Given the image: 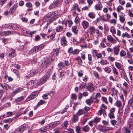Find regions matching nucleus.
I'll use <instances>...</instances> for the list:
<instances>
[{"instance_id": "1", "label": "nucleus", "mask_w": 133, "mask_h": 133, "mask_svg": "<svg viewBox=\"0 0 133 133\" xmlns=\"http://www.w3.org/2000/svg\"><path fill=\"white\" fill-rule=\"evenodd\" d=\"M50 75L49 74L45 75L44 76L41 78L37 82L38 85H41L45 83L49 78Z\"/></svg>"}, {"instance_id": "50", "label": "nucleus", "mask_w": 133, "mask_h": 133, "mask_svg": "<svg viewBox=\"0 0 133 133\" xmlns=\"http://www.w3.org/2000/svg\"><path fill=\"white\" fill-rule=\"evenodd\" d=\"M26 6L28 8H31L32 6V4L30 2H28L25 4Z\"/></svg>"}, {"instance_id": "47", "label": "nucleus", "mask_w": 133, "mask_h": 133, "mask_svg": "<svg viewBox=\"0 0 133 133\" xmlns=\"http://www.w3.org/2000/svg\"><path fill=\"white\" fill-rule=\"evenodd\" d=\"M115 65L116 67L118 69H120L121 67V64L118 62H115Z\"/></svg>"}, {"instance_id": "28", "label": "nucleus", "mask_w": 133, "mask_h": 133, "mask_svg": "<svg viewBox=\"0 0 133 133\" xmlns=\"http://www.w3.org/2000/svg\"><path fill=\"white\" fill-rule=\"evenodd\" d=\"M122 36L123 37H127L128 38L131 37L130 35L127 32L123 33L122 35Z\"/></svg>"}, {"instance_id": "49", "label": "nucleus", "mask_w": 133, "mask_h": 133, "mask_svg": "<svg viewBox=\"0 0 133 133\" xmlns=\"http://www.w3.org/2000/svg\"><path fill=\"white\" fill-rule=\"evenodd\" d=\"M24 97L23 96L18 97L17 99V101L18 102H20L22 101L24 99Z\"/></svg>"}, {"instance_id": "25", "label": "nucleus", "mask_w": 133, "mask_h": 133, "mask_svg": "<svg viewBox=\"0 0 133 133\" xmlns=\"http://www.w3.org/2000/svg\"><path fill=\"white\" fill-rule=\"evenodd\" d=\"M128 125L129 127L133 126V119H130L129 120Z\"/></svg>"}, {"instance_id": "45", "label": "nucleus", "mask_w": 133, "mask_h": 133, "mask_svg": "<svg viewBox=\"0 0 133 133\" xmlns=\"http://www.w3.org/2000/svg\"><path fill=\"white\" fill-rule=\"evenodd\" d=\"M109 22L110 23L115 24L116 23V21L114 19H111L109 20Z\"/></svg>"}, {"instance_id": "11", "label": "nucleus", "mask_w": 133, "mask_h": 133, "mask_svg": "<svg viewBox=\"0 0 133 133\" xmlns=\"http://www.w3.org/2000/svg\"><path fill=\"white\" fill-rule=\"evenodd\" d=\"M10 51L11 52L9 53V55L10 58H12L16 55V51L15 50H11Z\"/></svg>"}, {"instance_id": "9", "label": "nucleus", "mask_w": 133, "mask_h": 133, "mask_svg": "<svg viewBox=\"0 0 133 133\" xmlns=\"http://www.w3.org/2000/svg\"><path fill=\"white\" fill-rule=\"evenodd\" d=\"M43 47L41 45H39L37 46L34 47L32 49L35 53H36L38 51H39L42 50Z\"/></svg>"}, {"instance_id": "17", "label": "nucleus", "mask_w": 133, "mask_h": 133, "mask_svg": "<svg viewBox=\"0 0 133 133\" xmlns=\"http://www.w3.org/2000/svg\"><path fill=\"white\" fill-rule=\"evenodd\" d=\"M72 31L75 35H77L78 32V30L77 29V27L76 26H72Z\"/></svg>"}, {"instance_id": "16", "label": "nucleus", "mask_w": 133, "mask_h": 133, "mask_svg": "<svg viewBox=\"0 0 133 133\" xmlns=\"http://www.w3.org/2000/svg\"><path fill=\"white\" fill-rule=\"evenodd\" d=\"M115 106L118 108H119L122 107V102L121 101H117L114 104Z\"/></svg>"}, {"instance_id": "21", "label": "nucleus", "mask_w": 133, "mask_h": 133, "mask_svg": "<svg viewBox=\"0 0 133 133\" xmlns=\"http://www.w3.org/2000/svg\"><path fill=\"white\" fill-rule=\"evenodd\" d=\"M37 70H36L34 69H32L30 71V74L31 76H33L34 75L37 74Z\"/></svg>"}, {"instance_id": "3", "label": "nucleus", "mask_w": 133, "mask_h": 133, "mask_svg": "<svg viewBox=\"0 0 133 133\" xmlns=\"http://www.w3.org/2000/svg\"><path fill=\"white\" fill-rule=\"evenodd\" d=\"M38 94V93L37 91L33 92L25 100L26 101H29L32 99H33Z\"/></svg>"}, {"instance_id": "55", "label": "nucleus", "mask_w": 133, "mask_h": 133, "mask_svg": "<svg viewBox=\"0 0 133 133\" xmlns=\"http://www.w3.org/2000/svg\"><path fill=\"white\" fill-rule=\"evenodd\" d=\"M102 101L105 103L107 104H108V102H107V98L104 97H102Z\"/></svg>"}, {"instance_id": "7", "label": "nucleus", "mask_w": 133, "mask_h": 133, "mask_svg": "<svg viewBox=\"0 0 133 133\" xmlns=\"http://www.w3.org/2000/svg\"><path fill=\"white\" fill-rule=\"evenodd\" d=\"M87 89L90 92L94 90V88L93 84L91 83H89L87 87Z\"/></svg>"}, {"instance_id": "33", "label": "nucleus", "mask_w": 133, "mask_h": 133, "mask_svg": "<svg viewBox=\"0 0 133 133\" xmlns=\"http://www.w3.org/2000/svg\"><path fill=\"white\" fill-rule=\"evenodd\" d=\"M113 129V128H112L109 127L108 128L106 129H102L101 130V131L105 132H106L107 131L109 130H112Z\"/></svg>"}, {"instance_id": "59", "label": "nucleus", "mask_w": 133, "mask_h": 133, "mask_svg": "<svg viewBox=\"0 0 133 133\" xmlns=\"http://www.w3.org/2000/svg\"><path fill=\"white\" fill-rule=\"evenodd\" d=\"M87 2L88 4V6L90 7L91 5L93 3V2L92 0H87Z\"/></svg>"}, {"instance_id": "18", "label": "nucleus", "mask_w": 133, "mask_h": 133, "mask_svg": "<svg viewBox=\"0 0 133 133\" xmlns=\"http://www.w3.org/2000/svg\"><path fill=\"white\" fill-rule=\"evenodd\" d=\"M82 24L83 28L84 29H86L88 27L89 23L88 22L85 21H84L82 22Z\"/></svg>"}, {"instance_id": "6", "label": "nucleus", "mask_w": 133, "mask_h": 133, "mask_svg": "<svg viewBox=\"0 0 133 133\" xmlns=\"http://www.w3.org/2000/svg\"><path fill=\"white\" fill-rule=\"evenodd\" d=\"M23 90V89L22 88H17L12 91L11 93V94L12 96H14L16 94Z\"/></svg>"}, {"instance_id": "37", "label": "nucleus", "mask_w": 133, "mask_h": 133, "mask_svg": "<svg viewBox=\"0 0 133 133\" xmlns=\"http://www.w3.org/2000/svg\"><path fill=\"white\" fill-rule=\"evenodd\" d=\"M4 26L5 28L11 29V24L10 23L5 24L4 25Z\"/></svg>"}, {"instance_id": "19", "label": "nucleus", "mask_w": 133, "mask_h": 133, "mask_svg": "<svg viewBox=\"0 0 133 133\" xmlns=\"http://www.w3.org/2000/svg\"><path fill=\"white\" fill-rule=\"evenodd\" d=\"M24 130L23 128L21 126L17 128L16 130V132L17 133H19L20 132H22L24 131Z\"/></svg>"}, {"instance_id": "26", "label": "nucleus", "mask_w": 133, "mask_h": 133, "mask_svg": "<svg viewBox=\"0 0 133 133\" xmlns=\"http://www.w3.org/2000/svg\"><path fill=\"white\" fill-rule=\"evenodd\" d=\"M79 51L78 49H76L73 50L71 54L74 55H77L79 52Z\"/></svg>"}, {"instance_id": "32", "label": "nucleus", "mask_w": 133, "mask_h": 133, "mask_svg": "<svg viewBox=\"0 0 133 133\" xmlns=\"http://www.w3.org/2000/svg\"><path fill=\"white\" fill-rule=\"evenodd\" d=\"M105 71L108 73H110L111 70V69L109 67H105L104 69Z\"/></svg>"}, {"instance_id": "39", "label": "nucleus", "mask_w": 133, "mask_h": 133, "mask_svg": "<svg viewBox=\"0 0 133 133\" xmlns=\"http://www.w3.org/2000/svg\"><path fill=\"white\" fill-rule=\"evenodd\" d=\"M126 55V53L125 51L124 50H122L120 52V55L121 57H123L125 56Z\"/></svg>"}, {"instance_id": "64", "label": "nucleus", "mask_w": 133, "mask_h": 133, "mask_svg": "<svg viewBox=\"0 0 133 133\" xmlns=\"http://www.w3.org/2000/svg\"><path fill=\"white\" fill-rule=\"evenodd\" d=\"M133 103V98L130 99L128 101V104L130 105H132Z\"/></svg>"}, {"instance_id": "58", "label": "nucleus", "mask_w": 133, "mask_h": 133, "mask_svg": "<svg viewBox=\"0 0 133 133\" xmlns=\"http://www.w3.org/2000/svg\"><path fill=\"white\" fill-rule=\"evenodd\" d=\"M123 7L121 6H118L117 9V11L118 12H120L121 10H123Z\"/></svg>"}, {"instance_id": "15", "label": "nucleus", "mask_w": 133, "mask_h": 133, "mask_svg": "<svg viewBox=\"0 0 133 133\" xmlns=\"http://www.w3.org/2000/svg\"><path fill=\"white\" fill-rule=\"evenodd\" d=\"M45 103L46 102L42 100H41L40 101L38 102L37 105L35 107V109H37V108L40 106L41 105Z\"/></svg>"}, {"instance_id": "48", "label": "nucleus", "mask_w": 133, "mask_h": 133, "mask_svg": "<svg viewBox=\"0 0 133 133\" xmlns=\"http://www.w3.org/2000/svg\"><path fill=\"white\" fill-rule=\"evenodd\" d=\"M58 66L60 68L59 69H61L62 68L64 67V65H63V64L62 63H59L58 65Z\"/></svg>"}, {"instance_id": "12", "label": "nucleus", "mask_w": 133, "mask_h": 133, "mask_svg": "<svg viewBox=\"0 0 133 133\" xmlns=\"http://www.w3.org/2000/svg\"><path fill=\"white\" fill-rule=\"evenodd\" d=\"M88 30L91 35H92L95 32L96 30L94 26H91L88 29Z\"/></svg>"}, {"instance_id": "57", "label": "nucleus", "mask_w": 133, "mask_h": 133, "mask_svg": "<svg viewBox=\"0 0 133 133\" xmlns=\"http://www.w3.org/2000/svg\"><path fill=\"white\" fill-rule=\"evenodd\" d=\"M7 0H0V5L2 6L6 2Z\"/></svg>"}, {"instance_id": "23", "label": "nucleus", "mask_w": 133, "mask_h": 133, "mask_svg": "<svg viewBox=\"0 0 133 133\" xmlns=\"http://www.w3.org/2000/svg\"><path fill=\"white\" fill-rule=\"evenodd\" d=\"M63 29V26L59 25L57 27L56 29V31L57 32H59L61 31Z\"/></svg>"}, {"instance_id": "22", "label": "nucleus", "mask_w": 133, "mask_h": 133, "mask_svg": "<svg viewBox=\"0 0 133 133\" xmlns=\"http://www.w3.org/2000/svg\"><path fill=\"white\" fill-rule=\"evenodd\" d=\"M84 113L83 110L82 109H79L78 111L77 112L76 115L77 116H79L82 115Z\"/></svg>"}, {"instance_id": "35", "label": "nucleus", "mask_w": 133, "mask_h": 133, "mask_svg": "<svg viewBox=\"0 0 133 133\" xmlns=\"http://www.w3.org/2000/svg\"><path fill=\"white\" fill-rule=\"evenodd\" d=\"M56 7L53 3H51L49 6V9H52L56 8Z\"/></svg>"}, {"instance_id": "24", "label": "nucleus", "mask_w": 133, "mask_h": 133, "mask_svg": "<svg viewBox=\"0 0 133 133\" xmlns=\"http://www.w3.org/2000/svg\"><path fill=\"white\" fill-rule=\"evenodd\" d=\"M82 129L84 131L87 132L89 131L90 128L88 125H87L83 127Z\"/></svg>"}, {"instance_id": "14", "label": "nucleus", "mask_w": 133, "mask_h": 133, "mask_svg": "<svg viewBox=\"0 0 133 133\" xmlns=\"http://www.w3.org/2000/svg\"><path fill=\"white\" fill-rule=\"evenodd\" d=\"M85 102L87 104L90 105L94 102V101L92 98V97L91 96L89 98L87 99Z\"/></svg>"}, {"instance_id": "27", "label": "nucleus", "mask_w": 133, "mask_h": 133, "mask_svg": "<svg viewBox=\"0 0 133 133\" xmlns=\"http://www.w3.org/2000/svg\"><path fill=\"white\" fill-rule=\"evenodd\" d=\"M15 113L14 112H8L6 113V115L7 117L11 116L14 115Z\"/></svg>"}, {"instance_id": "34", "label": "nucleus", "mask_w": 133, "mask_h": 133, "mask_svg": "<svg viewBox=\"0 0 133 133\" xmlns=\"http://www.w3.org/2000/svg\"><path fill=\"white\" fill-rule=\"evenodd\" d=\"M12 119L9 118L6 119H5L3 120V122L4 123H11L12 121Z\"/></svg>"}, {"instance_id": "52", "label": "nucleus", "mask_w": 133, "mask_h": 133, "mask_svg": "<svg viewBox=\"0 0 133 133\" xmlns=\"http://www.w3.org/2000/svg\"><path fill=\"white\" fill-rule=\"evenodd\" d=\"M108 59L111 62H113L115 59L114 57L110 56L108 57Z\"/></svg>"}, {"instance_id": "42", "label": "nucleus", "mask_w": 133, "mask_h": 133, "mask_svg": "<svg viewBox=\"0 0 133 133\" xmlns=\"http://www.w3.org/2000/svg\"><path fill=\"white\" fill-rule=\"evenodd\" d=\"M13 72L19 78L20 77L19 73L15 69H14L13 70Z\"/></svg>"}, {"instance_id": "54", "label": "nucleus", "mask_w": 133, "mask_h": 133, "mask_svg": "<svg viewBox=\"0 0 133 133\" xmlns=\"http://www.w3.org/2000/svg\"><path fill=\"white\" fill-rule=\"evenodd\" d=\"M108 116L110 119L114 118L115 117L114 114L109 113L108 114Z\"/></svg>"}, {"instance_id": "41", "label": "nucleus", "mask_w": 133, "mask_h": 133, "mask_svg": "<svg viewBox=\"0 0 133 133\" xmlns=\"http://www.w3.org/2000/svg\"><path fill=\"white\" fill-rule=\"evenodd\" d=\"M60 1L59 0H57L53 2V3L56 7L60 3Z\"/></svg>"}, {"instance_id": "13", "label": "nucleus", "mask_w": 133, "mask_h": 133, "mask_svg": "<svg viewBox=\"0 0 133 133\" xmlns=\"http://www.w3.org/2000/svg\"><path fill=\"white\" fill-rule=\"evenodd\" d=\"M67 42L66 40V38L64 37H62L61 40V45L63 46H64L67 44Z\"/></svg>"}, {"instance_id": "63", "label": "nucleus", "mask_w": 133, "mask_h": 133, "mask_svg": "<svg viewBox=\"0 0 133 133\" xmlns=\"http://www.w3.org/2000/svg\"><path fill=\"white\" fill-rule=\"evenodd\" d=\"M49 95V93L45 94L42 96V97L44 99H46L48 98V95Z\"/></svg>"}, {"instance_id": "38", "label": "nucleus", "mask_w": 133, "mask_h": 133, "mask_svg": "<svg viewBox=\"0 0 133 133\" xmlns=\"http://www.w3.org/2000/svg\"><path fill=\"white\" fill-rule=\"evenodd\" d=\"M80 22V19L79 17H76L75 19V22L76 23L78 24Z\"/></svg>"}, {"instance_id": "29", "label": "nucleus", "mask_w": 133, "mask_h": 133, "mask_svg": "<svg viewBox=\"0 0 133 133\" xmlns=\"http://www.w3.org/2000/svg\"><path fill=\"white\" fill-rule=\"evenodd\" d=\"M100 119L101 118H100L96 117L94 118L93 121H94V123H96L99 122Z\"/></svg>"}, {"instance_id": "43", "label": "nucleus", "mask_w": 133, "mask_h": 133, "mask_svg": "<svg viewBox=\"0 0 133 133\" xmlns=\"http://www.w3.org/2000/svg\"><path fill=\"white\" fill-rule=\"evenodd\" d=\"M110 31L113 34L115 33V29L113 27L111 26V27L110 28Z\"/></svg>"}, {"instance_id": "8", "label": "nucleus", "mask_w": 133, "mask_h": 133, "mask_svg": "<svg viewBox=\"0 0 133 133\" xmlns=\"http://www.w3.org/2000/svg\"><path fill=\"white\" fill-rule=\"evenodd\" d=\"M18 6L17 3H16L14 4V5L10 9L9 12L11 13H13L16 10Z\"/></svg>"}, {"instance_id": "46", "label": "nucleus", "mask_w": 133, "mask_h": 133, "mask_svg": "<svg viewBox=\"0 0 133 133\" xmlns=\"http://www.w3.org/2000/svg\"><path fill=\"white\" fill-rule=\"evenodd\" d=\"M93 74L95 77L98 79L99 78V75L98 72L96 71H93Z\"/></svg>"}, {"instance_id": "36", "label": "nucleus", "mask_w": 133, "mask_h": 133, "mask_svg": "<svg viewBox=\"0 0 133 133\" xmlns=\"http://www.w3.org/2000/svg\"><path fill=\"white\" fill-rule=\"evenodd\" d=\"M90 7L89 6H85L82 8V9L83 11H89Z\"/></svg>"}, {"instance_id": "62", "label": "nucleus", "mask_w": 133, "mask_h": 133, "mask_svg": "<svg viewBox=\"0 0 133 133\" xmlns=\"http://www.w3.org/2000/svg\"><path fill=\"white\" fill-rule=\"evenodd\" d=\"M85 86V83H83L81 84L79 86V88L81 89H83L84 88Z\"/></svg>"}, {"instance_id": "56", "label": "nucleus", "mask_w": 133, "mask_h": 133, "mask_svg": "<svg viewBox=\"0 0 133 133\" xmlns=\"http://www.w3.org/2000/svg\"><path fill=\"white\" fill-rule=\"evenodd\" d=\"M115 111V109L114 108H111L110 110L109 113L114 114Z\"/></svg>"}, {"instance_id": "44", "label": "nucleus", "mask_w": 133, "mask_h": 133, "mask_svg": "<svg viewBox=\"0 0 133 133\" xmlns=\"http://www.w3.org/2000/svg\"><path fill=\"white\" fill-rule=\"evenodd\" d=\"M119 17L120 21L122 23H123L125 20L124 17L122 16H121L120 15H119Z\"/></svg>"}, {"instance_id": "10", "label": "nucleus", "mask_w": 133, "mask_h": 133, "mask_svg": "<svg viewBox=\"0 0 133 133\" xmlns=\"http://www.w3.org/2000/svg\"><path fill=\"white\" fill-rule=\"evenodd\" d=\"M102 5L101 2H98L97 4L95 6V8L96 10H101Z\"/></svg>"}, {"instance_id": "53", "label": "nucleus", "mask_w": 133, "mask_h": 133, "mask_svg": "<svg viewBox=\"0 0 133 133\" xmlns=\"http://www.w3.org/2000/svg\"><path fill=\"white\" fill-rule=\"evenodd\" d=\"M127 57L128 58H129L130 59L132 58L131 55L128 51L127 52Z\"/></svg>"}, {"instance_id": "4", "label": "nucleus", "mask_w": 133, "mask_h": 133, "mask_svg": "<svg viewBox=\"0 0 133 133\" xmlns=\"http://www.w3.org/2000/svg\"><path fill=\"white\" fill-rule=\"evenodd\" d=\"M15 33V32L14 31H5L2 32L1 35H2L7 36L14 34Z\"/></svg>"}, {"instance_id": "51", "label": "nucleus", "mask_w": 133, "mask_h": 133, "mask_svg": "<svg viewBox=\"0 0 133 133\" xmlns=\"http://www.w3.org/2000/svg\"><path fill=\"white\" fill-rule=\"evenodd\" d=\"M124 106V105H122V107L119 108H118L119 109L118 112L119 113L121 114L123 112Z\"/></svg>"}, {"instance_id": "30", "label": "nucleus", "mask_w": 133, "mask_h": 133, "mask_svg": "<svg viewBox=\"0 0 133 133\" xmlns=\"http://www.w3.org/2000/svg\"><path fill=\"white\" fill-rule=\"evenodd\" d=\"M89 17L92 18H94L95 17V14L92 12H89L88 14Z\"/></svg>"}, {"instance_id": "20", "label": "nucleus", "mask_w": 133, "mask_h": 133, "mask_svg": "<svg viewBox=\"0 0 133 133\" xmlns=\"http://www.w3.org/2000/svg\"><path fill=\"white\" fill-rule=\"evenodd\" d=\"M20 26L18 25L17 24H11V29H18L20 28Z\"/></svg>"}, {"instance_id": "5", "label": "nucleus", "mask_w": 133, "mask_h": 133, "mask_svg": "<svg viewBox=\"0 0 133 133\" xmlns=\"http://www.w3.org/2000/svg\"><path fill=\"white\" fill-rule=\"evenodd\" d=\"M119 46L118 45L115 46L113 48L114 54L115 55H117L119 54V51L120 50Z\"/></svg>"}, {"instance_id": "31", "label": "nucleus", "mask_w": 133, "mask_h": 133, "mask_svg": "<svg viewBox=\"0 0 133 133\" xmlns=\"http://www.w3.org/2000/svg\"><path fill=\"white\" fill-rule=\"evenodd\" d=\"M77 115H74L73 116L72 119L74 122H76L78 120V118Z\"/></svg>"}, {"instance_id": "60", "label": "nucleus", "mask_w": 133, "mask_h": 133, "mask_svg": "<svg viewBox=\"0 0 133 133\" xmlns=\"http://www.w3.org/2000/svg\"><path fill=\"white\" fill-rule=\"evenodd\" d=\"M94 102H95L96 103H99V100L97 98L95 97H94L92 98Z\"/></svg>"}, {"instance_id": "40", "label": "nucleus", "mask_w": 133, "mask_h": 133, "mask_svg": "<svg viewBox=\"0 0 133 133\" xmlns=\"http://www.w3.org/2000/svg\"><path fill=\"white\" fill-rule=\"evenodd\" d=\"M101 63L102 65H104L108 64V63L106 60H102L101 62Z\"/></svg>"}, {"instance_id": "2", "label": "nucleus", "mask_w": 133, "mask_h": 133, "mask_svg": "<svg viewBox=\"0 0 133 133\" xmlns=\"http://www.w3.org/2000/svg\"><path fill=\"white\" fill-rule=\"evenodd\" d=\"M46 17L48 20H49L52 21L54 20L57 18L55 12H52L51 14H47Z\"/></svg>"}, {"instance_id": "61", "label": "nucleus", "mask_w": 133, "mask_h": 133, "mask_svg": "<svg viewBox=\"0 0 133 133\" xmlns=\"http://www.w3.org/2000/svg\"><path fill=\"white\" fill-rule=\"evenodd\" d=\"M76 131L77 133H80L81 132V128L79 126L76 127Z\"/></svg>"}]
</instances>
